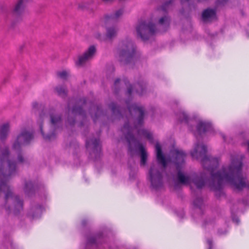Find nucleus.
<instances>
[{"instance_id": "15", "label": "nucleus", "mask_w": 249, "mask_h": 249, "mask_svg": "<svg viewBox=\"0 0 249 249\" xmlns=\"http://www.w3.org/2000/svg\"><path fill=\"white\" fill-rule=\"evenodd\" d=\"M133 129V128L129 126L128 123L125 124L122 128V132L129 143L135 140L134 136L132 134Z\"/></svg>"}, {"instance_id": "5", "label": "nucleus", "mask_w": 249, "mask_h": 249, "mask_svg": "<svg viewBox=\"0 0 249 249\" xmlns=\"http://www.w3.org/2000/svg\"><path fill=\"white\" fill-rule=\"evenodd\" d=\"M123 10L120 9L117 11L113 15H106L102 20V25L107 27L106 37L109 39H111L117 35V30L114 27H107V26L111 23L116 21L122 15Z\"/></svg>"}, {"instance_id": "35", "label": "nucleus", "mask_w": 249, "mask_h": 249, "mask_svg": "<svg viewBox=\"0 0 249 249\" xmlns=\"http://www.w3.org/2000/svg\"><path fill=\"white\" fill-rule=\"evenodd\" d=\"M181 4L184 6L185 4H186L188 6H190V0H180Z\"/></svg>"}, {"instance_id": "16", "label": "nucleus", "mask_w": 249, "mask_h": 249, "mask_svg": "<svg viewBox=\"0 0 249 249\" xmlns=\"http://www.w3.org/2000/svg\"><path fill=\"white\" fill-rule=\"evenodd\" d=\"M155 148L157 161L165 168L167 165V162L165 157L163 155L160 145L159 143H157L155 145Z\"/></svg>"}, {"instance_id": "20", "label": "nucleus", "mask_w": 249, "mask_h": 249, "mask_svg": "<svg viewBox=\"0 0 249 249\" xmlns=\"http://www.w3.org/2000/svg\"><path fill=\"white\" fill-rule=\"evenodd\" d=\"M212 125L210 123L200 122L197 126V131L199 135H201L207 131L210 130Z\"/></svg>"}, {"instance_id": "44", "label": "nucleus", "mask_w": 249, "mask_h": 249, "mask_svg": "<svg viewBox=\"0 0 249 249\" xmlns=\"http://www.w3.org/2000/svg\"><path fill=\"white\" fill-rule=\"evenodd\" d=\"M209 243L210 245H211L212 244V241H209Z\"/></svg>"}, {"instance_id": "9", "label": "nucleus", "mask_w": 249, "mask_h": 249, "mask_svg": "<svg viewBox=\"0 0 249 249\" xmlns=\"http://www.w3.org/2000/svg\"><path fill=\"white\" fill-rule=\"evenodd\" d=\"M127 107L131 115L134 114L135 115L138 116L137 123L135 125V128H137L143 124L144 115V108L142 107L139 106L135 104L131 105H127Z\"/></svg>"}, {"instance_id": "8", "label": "nucleus", "mask_w": 249, "mask_h": 249, "mask_svg": "<svg viewBox=\"0 0 249 249\" xmlns=\"http://www.w3.org/2000/svg\"><path fill=\"white\" fill-rule=\"evenodd\" d=\"M33 134L32 133L23 130L19 134L13 145V148L18 152H19L21 146L23 145L28 144L33 139Z\"/></svg>"}, {"instance_id": "30", "label": "nucleus", "mask_w": 249, "mask_h": 249, "mask_svg": "<svg viewBox=\"0 0 249 249\" xmlns=\"http://www.w3.org/2000/svg\"><path fill=\"white\" fill-rule=\"evenodd\" d=\"M57 75L62 79H66L69 75V72L66 71H63L57 72Z\"/></svg>"}, {"instance_id": "18", "label": "nucleus", "mask_w": 249, "mask_h": 249, "mask_svg": "<svg viewBox=\"0 0 249 249\" xmlns=\"http://www.w3.org/2000/svg\"><path fill=\"white\" fill-rule=\"evenodd\" d=\"M50 117L52 127L58 124L61 121V116L58 114L54 109H51L49 111Z\"/></svg>"}, {"instance_id": "1", "label": "nucleus", "mask_w": 249, "mask_h": 249, "mask_svg": "<svg viewBox=\"0 0 249 249\" xmlns=\"http://www.w3.org/2000/svg\"><path fill=\"white\" fill-rule=\"evenodd\" d=\"M207 147L204 144L196 143L191 155L193 158H201V162L204 168L210 172L211 178L209 186L215 195L220 196L223 193L222 189L225 183L229 184L234 190L241 191L249 189V180L242 174V162L241 159L232 158L231 164L223 167L221 171L215 172L219 165V160L206 155Z\"/></svg>"}, {"instance_id": "39", "label": "nucleus", "mask_w": 249, "mask_h": 249, "mask_svg": "<svg viewBox=\"0 0 249 249\" xmlns=\"http://www.w3.org/2000/svg\"><path fill=\"white\" fill-rule=\"evenodd\" d=\"M68 121L69 124L71 125L73 124H74V123H75V120H70L69 119H68Z\"/></svg>"}, {"instance_id": "13", "label": "nucleus", "mask_w": 249, "mask_h": 249, "mask_svg": "<svg viewBox=\"0 0 249 249\" xmlns=\"http://www.w3.org/2000/svg\"><path fill=\"white\" fill-rule=\"evenodd\" d=\"M24 0H17L12 10L13 15L17 18H20L25 12Z\"/></svg>"}, {"instance_id": "32", "label": "nucleus", "mask_w": 249, "mask_h": 249, "mask_svg": "<svg viewBox=\"0 0 249 249\" xmlns=\"http://www.w3.org/2000/svg\"><path fill=\"white\" fill-rule=\"evenodd\" d=\"M142 133L149 141H152V135L150 132L147 131L146 130L143 129L142 130Z\"/></svg>"}, {"instance_id": "41", "label": "nucleus", "mask_w": 249, "mask_h": 249, "mask_svg": "<svg viewBox=\"0 0 249 249\" xmlns=\"http://www.w3.org/2000/svg\"><path fill=\"white\" fill-rule=\"evenodd\" d=\"M120 80L119 79H117L115 81V82H114V85H115V86H117L118 84L120 82Z\"/></svg>"}, {"instance_id": "24", "label": "nucleus", "mask_w": 249, "mask_h": 249, "mask_svg": "<svg viewBox=\"0 0 249 249\" xmlns=\"http://www.w3.org/2000/svg\"><path fill=\"white\" fill-rule=\"evenodd\" d=\"M93 109H94V111H95V114L94 116L92 114V112H90L91 117L93 119V120L94 122H96V119L100 117L103 114V112L101 109V107L100 106H96V107H93Z\"/></svg>"}, {"instance_id": "4", "label": "nucleus", "mask_w": 249, "mask_h": 249, "mask_svg": "<svg viewBox=\"0 0 249 249\" xmlns=\"http://www.w3.org/2000/svg\"><path fill=\"white\" fill-rule=\"evenodd\" d=\"M178 179L180 183L184 185H190L193 182L198 189L202 188L206 181L204 174H201L199 176H185L180 171L178 173Z\"/></svg>"}, {"instance_id": "42", "label": "nucleus", "mask_w": 249, "mask_h": 249, "mask_svg": "<svg viewBox=\"0 0 249 249\" xmlns=\"http://www.w3.org/2000/svg\"><path fill=\"white\" fill-rule=\"evenodd\" d=\"M113 0H102V1L105 3H108L111 2Z\"/></svg>"}, {"instance_id": "46", "label": "nucleus", "mask_w": 249, "mask_h": 249, "mask_svg": "<svg viewBox=\"0 0 249 249\" xmlns=\"http://www.w3.org/2000/svg\"><path fill=\"white\" fill-rule=\"evenodd\" d=\"M100 35L98 36H97V38H99Z\"/></svg>"}, {"instance_id": "26", "label": "nucleus", "mask_w": 249, "mask_h": 249, "mask_svg": "<svg viewBox=\"0 0 249 249\" xmlns=\"http://www.w3.org/2000/svg\"><path fill=\"white\" fill-rule=\"evenodd\" d=\"M173 2V0H169L165 1L160 8H158V11L163 12V13H166L167 10L172 6Z\"/></svg>"}, {"instance_id": "27", "label": "nucleus", "mask_w": 249, "mask_h": 249, "mask_svg": "<svg viewBox=\"0 0 249 249\" xmlns=\"http://www.w3.org/2000/svg\"><path fill=\"white\" fill-rule=\"evenodd\" d=\"M55 90L60 96L64 97L67 95V90L66 88L63 86H58L56 87Z\"/></svg>"}, {"instance_id": "21", "label": "nucleus", "mask_w": 249, "mask_h": 249, "mask_svg": "<svg viewBox=\"0 0 249 249\" xmlns=\"http://www.w3.org/2000/svg\"><path fill=\"white\" fill-rule=\"evenodd\" d=\"M10 130V125L8 123H5L0 127V139L4 141L6 138Z\"/></svg>"}, {"instance_id": "17", "label": "nucleus", "mask_w": 249, "mask_h": 249, "mask_svg": "<svg viewBox=\"0 0 249 249\" xmlns=\"http://www.w3.org/2000/svg\"><path fill=\"white\" fill-rule=\"evenodd\" d=\"M215 18L216 11L214 9L208 8L204 10L202 14V19L204 22L212 20Z\"/></svg>"}, {"instance_id": "6", "label": "nucleus", "mask_w": 249, "mask_h": 249, "mask_svg": "<svg viewBox=\"0 0 249 249\" xmlns=\"http://www.w3.org/2000/svg\"><path fill=\"white\" fill-rule=\"evenodd\" d=\"M137 35L143 40H148L156 32L155 25L152 22L141 21L136 27Z\"/></svg>"}, {"instance_id": "29", "label": "nucleus", "mask_w": 249, "mask_h": 249, "mask_svg": "<svg viewBox=\"0 0 249 249\" xmlns=\"http://www.w3.org/2000/svg\"><path fill=\"white\" fill-rule=\"evenodd\" d=\"M33 185L31 181H28L25 183L24 187V191L26 193H28L33 189Z\"/></svg>"}, {"instance_id": "33", "label": "nucleus", "mask_w": 249, "mask_h": 249, "mask_svg": "<svg viewBox=\"0 0 249 249\" xmlns=\"http://www.w3.org/2000/svg\"><path fill=\"white\" fill-rule=\"evenodd\" d=\"M180 115H181L183 117L182 118H180L181 122H183V121L187 122V121L188 116L187 115V114L186 113H185L184 112H182L180 113Z\"/></svg>"}, {"instance_id": "3", "label": "nucleus", "mask_w": 249, "mask_h": 249, "mask_svg": "<svg viewBox=\"0 0 249 249\" xmlns=\"http://www.w3.org/2000/svg\"><path fill=\"white\" fill-rule=\"evenodd\" d=\"M117 53L119 61L124 64L130 62L135 53V48L130 40H123L118 45Z\"/></svg>"}, {"instance_id": "37", "label": "nucleus", "mask_w": 249, "mask_h": 249, "mask_svg": "<svg viewBox=\"0 0 249 249\" xmlns=\"http://www.w3.org/2000/svg\"><path fill=\"white\" fill-rule=\"evenodd\" d=\"M95 242H96V238L94 237L90 238L88 240V242L89 243H91V244L94 243H95Z\"/></svg>"}, {"instance_id": "22", "label": "nucleus", "mask_w": 249, "mask_h": 249, "mask_svg": "<svg viewBox=\"0 0 249 249\" xmlns=\"http://www.w3.org/2000/svg\"><path fill=\"white\" fill-rule=\"evenodd\" d=\"M68 112L72 115L76 116L77 115H83L85 113L81 107H77L75 106L71 110L70 109V103L68 104Z\"/></svg>"}, {"instance_id": "2", "label": "nucleus", "mask_w": 249, "mask_h": 249, "mask_svg": "<svg viewBox=\"0 0 249 249\" xmlns=\"http://www.w3.org/2000/svg\"><path fill=\"white\" fill-rule=\"evenodd\" d=\"M16 167V163L11 159L8 148L5 147L0 152V195L4 194L6 208L15 214L22 210L23 201L18 196L13 195L7 181L15 173Z\"/></svg>"}, {"instance_id": "7", "label": "nucleus", "mask_w": 249, "mask_h": 249, "mask_svg": "<svg viewBox=\"0 0 249 249\" xmlns=\"http://www.w3.org/2000/svg\"><path fill=\"white\" fill-rule=\"evenodd\" d=\"M149 178L152 187L158 189L162 185V175L155 165H152L149 171Z\"/></svg>"}, {"instance_id": "34", "label": "nucleus", "mask_w": 249, "mask_h": 249, "mask_svg": "<svg viewBox=\"0 0 249 249\" xmlns=\"http://www.w3.org/2000/svg\"><path fill=\"white\" fill-rule=\"evenodd\" d=\"M18 160L19 163H22L24 161V159L20 153H18Z\"/></svg>"}, {"instance_id": "10", "label": "nucleus", "mask_w": 249, "mask_h": 249, "mask_svg": "<svg viewBox=\"0 0 249 249\" xmlns=\"http://www.w3.org/2000/svg\"><path fill=\"white\" fill-rule=\"evenodd\" d=\"M96 51L94 46H90L88 49L82 54L79 55L77 61L76 62V65L78 66L84 65L87 62L91 59Z\"/></svg>"}, {"instance_id": "11", "label": "nucleus", "mask_w": 249, "mask_h": 249, "mask_svg": "<svg viewBox=\"0 0 249 249\" xmlns=\"http://www.w3.org/2000/svg\"><path fill=\"white\" fill-rule=\"evenodd\" d=\"M123 82L127 88V94L128 95H130L133 92H135L139 95H142L145 92V85L143 84V82H138L134 85V88L132 86H127L129 82L127 79H124Z\"/></svg>"}, {"instance_id": "28", "label": "nucleus", "mask_w": 249, "mask_h": 249, "mask_svg": "<svg viewBox=\"0 0 249 249\" xmlns=\"http://www.w3.org/2000/svg\"><path fill=\"white\" fill-rule=\"evenodd\" d=\"M159 23L160 25H164L166 27H168L170 23V18L167 15L161 17L160 19Z\"/></svg>"}, {"instance_id": "38", "label": "nucleus", "mask_w": 249, "mask_h": 249, "mask_svg": "<svg viewBox=\"0 0 249 249\" xmlns=\"http://www.w3.org/2000/svg\"><path fill=\"white\" fill-rule=\"evenodd\" d=\"M227 0H217V4H224L226 2Z\"/></svg>"}, {"instance_id": "45", "label": "nucleus", "mask_w": 249, "mask_h": 249, "mask_svg": "<svg viewBox=\"0 0 249 249\" xmlns=\"http://www.w3.org/2000/svg\"><path fill=\"white\" fill-rule=\"evenodd\" d=\"M86 224V222L85 221H83V225H85Z\"/></svg>"}, {"instance_id": "31", "label": "nucleus", "mask_w": 249, "mask_h": 249, "mask_svg": "<svg viewBox=\"0 0 249 249\" xmlns=\"http://www.w3.org/2000/svg\"><path fill=\"white\" fill-rule=\"evenodd\" d=\"M202 204L203 200L200 197H197L194 201V205L196 207L200 208Z\"/></svg>"}, {"instance_id": "36", "label": "nucleus", "mask_w": 249, "mask_h": 249, "mask_svg": "<svg viewBox=\"0 0 249 249\" xmlns=\"http://www.w3.org/2000/svg\"><path fill=\"white\" fill-rule=\"evenodd\" d=\"M86 103V99L85 98H83L82 99H80L79 102L77 103V104L78 105H82V106H83L84 105H85Z\"/></svg>"}, {"instance_id": "23", "label": "nucleus", "mask_w": 249, "mask_h": 249, "mask_svg": "<svg viewBox=\"0 0 249 249\" xmlns=\"http://www.w3.org/2000/svg\"><path fill=\"white\" fill-rule=\"evenodd\" d=\"M109 107L113 115L117 118H120L122 116L121 110L114 103H111Z\"/></svg>"}, {"instance_id": "40", "label": "nucleus", "mask_w": 249, "mask_h": 249, "mask_svg": "<svg viewBox=\"0 0 249 249\" xmlns=\"http://www.w3.org/2000/svg\"><path fill=\"white\" fill-rule=\"evenodd\" d=\"M38 106V104L36 102H35L33 104V107L34 108H37Z\"/></svg>"}, {"instance_id": "25", "label": "nucleus", "mask_w": 249, "mask_h": 249, "mask_svg": "<svg viewBox=\"0 0 249 249\" xmlns=\"http://www.w3.org/2000/svg\"><path fill=\"white\" fill-rule=\"evenodd\" d=\"M139 149L141 152V164L142 165H144L146 162L147 157V153L145 151L144 147L142 144H139Z\"/></svg>"}, {"instance_id": "19", "label": "nucleus", "mask_w": 249, "mask_h": 249, "mask_svg": "<svg viewBox=\"0 0 249 249\" xmlns=\"http://www.w3.org/2000/svg\"><path fill=\"white\" fill-rule=\"evenodd\" d=\"M86 146L87 148H89L92 146L94 151L95 150L97 151H100L101 150L100 141L98 139L87 140L86 142Z\"/></svg>"}, {"instance_id": "14", "label": "nucleus", "mask_w": 249, "mask_h": 249, "mask_svg": "<svg viewBox=\"0 0 249 249\" xmlns=\"http://www.w3.org/2000/svg\"><path fill=\"white\" fill-rule=\"evenodd\" d=\"M45 117L46 114L44 112V110H42V112L39 114V120L38 121V123L39 125L40 132L44 140H45L46 141H51L55 138V135L53 132L50 134L45 135V133L44 132L43 130L42 120L44 119Z\"/></svg>"}, {"instance_id": "12", "label": "nucleus", "mask_w": 249, "mask_h": 249, "mask_svg": "<svg viewBox=\"0 0 249 249\" xmlns=\"http://www.w3.org/2000/svg\"><path fill=\"white\" fill-rule=\"evenodd\" d=\"M171 154L175 158L174 161L177 165V168L178 169L180 168V165L184 163L186 154L182 150L178 149L173 150Z\"/></svg>"}, {"instance_id": "43", "label": "nucleus", "mask_w": 249, "mask_h": 249, "mask_svg": "<svg viewBox=\"0 0 249 249\" xmlns=\"http://www.w3.org/2000/svg\"><path fill=\"white\" fill-rule=\"evenodd\" d=\"M248 149L249 151V141L248 142Z\"/></svg>"}]
</instances>
